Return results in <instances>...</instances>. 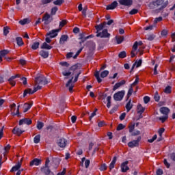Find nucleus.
<instances>
[{
	"mask_svg": "<svg viewBox=\"0 0 175 175\" xmlns=\"http://www.w3.org/2000/svg\"><path fill=\"white\" fill-rule=\"evenodd\" d=\"M163 2H165V0H156L150 2L148 5V7L150 9H156L159 12H161V10H163V9L167 8L169 5L168 1H166L165 3Z\"/></svg>",
	"mask_w": 175,
	"mask_h": 175,
	"instance_id": "nucleus-1",
	"label": "nucleus"
},
{
	"mask_svg": "<svg viewBox=\"0 0 175 175\" xmlns=\"http://www.w3.org/2000/svg\"><path fill=\"white\" fill-rule=\"evenodd\" d=\"M36 84H38L40 85H46L49 84V81H47V78L43 75H40L35 79Z\"/></svg>",
	"mask_w": 175,
	"mask_h": 175,
	"instance_id": "nucleus-2",
	"label": "nucleus"
},
{
	"mask_svg": "<svg viewBox=\"0 0 175 175\" xmlns=\"http://www.w3.org/2000/svg\"><path fill=\"white\" fill-rule=\"evenodd\" d=\"M74 77H72L70 79L68 80V81L66 83V87L68 88V91L70 92H73V88L75 87V85H73L74 83H77V80H79V78L77 77H75L74 80Z\"/></svg>",
	"mask_w": 175,
	"mask_h": 175,
	"instance_id": "nucleus-3",
	"label": "nucleus"
},
{
	"mask_svg": "<svg viewBox=\"0 0 175 175\" xmlns=\"http://www.w3.org/2000/svg\"><path fill=\"white\" fill-rule=\"evenodd\" d=\"M49 163H50V159L47 158L45 161V164L40 168L42 173H44L45 175H49L51 173V170L49 167Z\"/></svg>",
	"mask_w": 175,
	"mask_h": 175,
	"instance_id": "nucleus-4",
	"label": "nucleus"
},
{
	"mask_svg": "<svg viewBox=\"0 0 175 175\" xmlns=\"http://www.w3.org/2000/svg\"><path fill=\"white\" fill-rule=\"evenodd\" d=\"M53 20L54 18H53V16L50 14L46 12L43 15L42 21H44V25H49V24H50V23H51Z\"/></svg>",
	"mask_w": 175,
	"mask_h": 175,
	"instance_id": "nucleus-5",
	"label": "nucleus"
},
{
	"mask_svg": "<svg viewBox=\"0 0 175 175\" xmlns=\"http://www.w3.org/2000/svg\"><path fill=\"white\" fill-rule=\"evenodd\" d=\"M96 38H101V39H109L111 36L110 33H109L107 29H105L102 32H99L96 35Z\"/></svg>",
	"mask_w": 175,
	"mask_h": 175,
	"instance_id": "nucleus-6",
	"label": "nucleus"
},
{
	"mask_svg": "<svg viewBox=\"0 0 175 175\" xmlns=\"http://www.w3.org/2000/svg\"><path fill=\"white\" fill-rule=\"evenodd\" d=\"M125 96V90H121L114 94L113 99L116 102L121 101L122 99H124V96Z\"/></svg>",
	"mask_w": 175,
	"mask_h": 175,
	"instance_id": "nucleus-7",
	"label": "nucleus"
},
{
	"mask_svg": "<svg viewBox=\"0 0 175 175\" xmlns=\"http://www.w3.org/2000/svg\"><path fill=\"white\" fill-rule=\"evenodd\" d=\"M142 140V136L137 137L136 140L131 141L128 143V146L130 147V148H135V147H139V143H140V141Z\"/></svg>",
	"mask_w": 175,
	"mask_h": 175,
	"instance_id": "nucleus-8",
	"label": "nucleus"
},
{
	"mask_svg": "<svg viewBox=\"0 0 175 175\" xmlns=\"http://www.w3.org/2000/svg\"><path fill=\"white\" fill-rule=\"evenodd\" d=\"M66 143H68V141L65 138H59L57 142V144L60 148H65Z\"/></svg>",
	"mask_w": 175,
	"mask_h": 175,
	"instance_id": "nucleus-9",
	"label": "nucleus"
},
{
	"mask_svg": "<svg viewBox=\"0 0 175 175\" xmlns=\"http://www.w3.org/2000/svg\"><path fill=\"white\" fill-rule=\"evenodd\" d=\"M59 31H61L59 29H53L46 33V36H50L51 39L56 38V36H58V32Z\"/></svg>",
	"mask_w": 175,
	"mask_h": 175,
	"instance_id": "nucleus-10",
	"label": "nucleus"
},
{
	"mask_svg": "<svg viewBox=\"0 0 175 175\" xmlns=\"http://www.w3.org/2000/svg\"><path fill=\"white\" fill-rule=\"evenodd\" d=\"M129 163V161H126L121 163L120 168L122 173H126L127 170H129V167L128 166V164Z\"/></svg>",
	"mask_w": 175,
	"mask_h": 175,
	"instance_id": "nucleus-11",
	"label": "nucleus"
},
{
	"mask_svg": "<svg viewBox=\"0 0 175 175\" xmlns=\"http://www.w3.org/2000/svg\"><path fill=\"white\" fill-rule=\"evenodd\" d=\"M118 2L120 5H122L123 6H132L133 3V1L132 0H119Z\"/></svg>",
	"mask_w": 175,
	"mask_h": 175,
	"instance_id": "nucleus-12",
	"label": "nucleus"
},
{
	"mask_svg": "<svg viewBox=\"0 0 175 175\" xmlns=\"http://www.w3.org/2000/svg\"><path fill=\"white\" fill-rule=\"evenodd\" d=\"M106 27V21L103 22L100 25H97L95 26L96 33H99L100 31H103V28Z\"/></svg>",
	"mask_w": 175,
	"mask_h": 175,
	"instance_id": "nucleus-13",
	"label": "nucleus"
},
{
	"mask_svg": "<svg viewBox=\"0 0 175 175\" xmlns=\"http://www.w3.org/2000/svg\"><path fill=\"white\" fill-rule=\"evenodd\" d=\"M42 165V159L35 158L30 162V166H39Z\"/></svg>",
	"mask_w": 175,
	"mask_h": 175,
	"instance_id": "nucleus-14",
	"label": "nucleus"
},
{
	"mask_svg": "<svg viewBox=\"0 0 175 175\" xmlns=\"http://www.w3.org/2000/svg\"><path fill=\"white\" fill-rule=\"evenodd\" d=\"M20 77V75L16 74L14 76H12L9 79L8 81L10 83V84L12 86L14 87V85H16V82L14 81V79H18Z\"/></svg>",
	"mask_w": 175,
	"mask_h": 175,
	"instance_id": "nucleus-15",
	"label": "nucleus"
},
{
	"mask_svg": "<svg viewBox=\"0 0 175 175\" xmlns=\"http://www.w3.org/2000/svg\"><path fill=\"white\" fill-rule=\"evenodd\" d=\"M24 132L25 131L20 129V128L17 126H15L12 130V133H14V135H17V136H21Z\"/></svg>",
	"mask_w": 175,
	"mask_h": 175,
	"instance_id": "nucleus-16",
	"label": "nucleus"
},
{
	"mask_svg": "<svg viewBox=\"0 0 175 175\" xmlns=\"http://www.w3.org/2000/svg\"><path fill=\"white\" fill-rule=\"evenodd\" d=\"M117 6H118V3L115 1L113 2H112L111 4L107 5V10H114V9H116L117 8Z\"/></svg>",
	"mask_w": 175,
	"mask_h": 175,
	"instance_id": "nucleus-17",
	"label": "nucleus"
},
{
	"mask_svg": "<svg viewBox=\"0 0 175 175\" xmlns=\"http://www.w3.org/2000/svg\"><path fill=\"white\" fill-rule=\"evenodd\" d=\"M23 124H26V125H31L32 124V120L29 118H23L19 120V125H23Z\"/></svg>",
	"mask_w": 175,
	"mask_h": 175,
	"instance_id": "nucleus-18",
	"label": "nucleus"
},
{
	"mask_svg": "<svg viewBox=\"0 0 175 175\" xmlns=\"http://www.w3.org/2000/svg\"><path fill=\"white\" fill-rule=\"evenodd\" d=\"M160 113L163 114V116H169L170 109L167 108V107H162L160 108Z\"/></svg>",
	"mask_w": 175,
	"mask_h": 175,
	"instance_id": "nucleus-19",
	"label": "nucleus"
},
{
	"mask_svg": "<svg viewBox=\"0 0 175 175\" xmlns=\"http://www.w3.org/2000/svg\"><path fill=\"white\" fill-rule=\"evenodd\" d=\"M33 105V103H25L23 105V109H24L23 113H27L28 110H30Z\"/></svg>",
	"mask_w": 175,
	"mask_h": 175,
	"instance_id": "nucleus-20",
	"label": "nucleus"
},
{
	"mask_svg": "<svg viewBox=\"0 0 175 175\" xmlns=\"http://www.w3.org/2000/svg\"><path fill=\"white\" fill-rule=\"evenodd\" d=\"M35 94V90H32V89L31 88H28L24 90L23 92V98H25V96H27V95H32Z\"/></svg>",
	"mask_w": 175,
	"mask_h": 175,
	"instance_id": "nucleus-21",
	"label": "nucleus"
},
{
	"mask_svg": "<svg viewBox=\"0 0 175 175\" xmlns=\"http://www.w3.org/2000/svg\"><path fill=\"white\" fill-rule=\"evenodd\" d=\"M125 107H126V110L127 113H129V111H131V110H132V108L133 107V104H132V100L131 99H130L128 101Z\"/></svg>",
	"mask_w": 175,
	"mask_h": 175,
	"instance_id": "nucleus-22",
	"label": "nucleus"
},
{
	"mask_svg": "<svg viewBox=\"0 0 175 175\" xmlns=\"http://www.w3.org/2000/svg\"><path fill=\"white\" fill-rule=\"evenodd\" d=\"M7 54H9V50L4 49L2 51H0V63L2 62L3 57L7 55Z\"/></svg>",
	"mask_w": 175,
	"mask_h": 175,
	"instance_id": "nucleus-23",
	"label": "nucleus"
},
{
	"mask_svg": "<svg viewBox=\"0 0 175 175\" xmlns=\"http://www.w3.org/2000/svg\"><path fill=\"white\" fill-rule=\"evenodd\" d=\"M39 54L44 59L49 58V53L47 51L42 50L39 52Z\"/></svg>",
	"mask_w": 175,
	"mask_h": 175,
	"instance_id": "nucleus-24",
	"label": "nucleus"
},
{
	"mask_svg": "<svg viewBox=\"0 0 175 175\" xmlns=\"http://www.w3.org/2000/svg\"><path fill=\"white\" fill-rule=\"evenodd\" d=\"M68 39H69V36H68V35H62L59 39L60 44H64L65 42L68 41Z\"/></svg>",
	"mask_w": 175,
	"mask_h": 175,
	"instance_id": "nucleus-25",
	"label": "nucleus"
},
{
	"mask_svg": "<svg viewBox=\"0 0 175 175\" xmlns=\"http://www.w3.org/2000/svg\"><path fill=\"white\" fill-rule=\"evenodd\" d=\"M146 108L143 107L141 104L138 105L137 107V114H143L144 113Z\"/></svg>",
	"mask_w": 175,
	"mask_h": 175,
	"instance_id": "nucleus-26",
	"label": "nucleus"
},
{
	"mask_svg": "<svg viewBox=\"0 0 175 175\" xmlns=\"http://www.w3.org/2000/svg\"><path fill=\"white\" fill-rule=\"evenodd\" d=\"M42 50H51L53 46L47 44V42H43L40 47Z\"/></svg>",
	"mask_w": 175,
	"mask_h": 175,
	"instance_id": "nucleus-27",
	"label": "nucleus"
},
{
	"mask_svg": "<svg viewBox=\"0 0 175 175\" xmlns=\"http://www.w3.org/2000/svg\"><path fill=\"white\" fill-rule=\"evenodd\" d=\"M116 162H117V157H114L113 158L112 161L111 162V163L109 164V170H112V169H114V165H116Z\"/></svg>",
	"mask_w": 175,
	"mask_h": 175,
	"instance_id": "nucleus-28",
	"label": "nucleus"
},
{
	"mask_svg": "<svg viewBox=\"0 0 175 175\" xmlns=\"http://www.w3.org/2000/svg\"><path fill=\"white\" fill-rule=\"evenodd\" d=\"M20 167H21V163H18L16 165L12 167L10 172H17Z\"/></svg>",
	"mask_w": 175,
	"mask_h": 175,
	"instance_id": "nucleus-29",
	"label": "nucleus"
},
{
	"mask_svg": "<svg viewBox=\"0 0 175 175\" xmlns=\"http://www.w3.org/2000/svg\"><path fill=\"white\" fill-rule=\"evenodd\" d=\"M115 39L116 40L117 44H121V43H122V42H124V38L122 36H116Z\"/></svg>",
	"mask_w": 175,
	"mask_h": 175,
	"instance_id": "nucleus-30",
	"label": "nucleus"
},
{
	"mask_svg": "<svg viewBox=\"0 0 175 175\" xmlns=\"http://www.w3.org/2000/svg\"><path fill=\"white\" fill-rule=\"evenodd\" d=\"M132 94H133V88L132 86H131L127 92L126 100H128L129 99V98H131V96H132Z\"/></svg>",
	"mask_w": 175,
	"mask_h": 175,
	"instance_id": "nucleus-31",
	"label": "nucleus"
},
{
	"mask_svg": "<svg viewBox=\"0 0 175 175\" xmlns=\"http://www.w3.org/2000/svg\"><path fill=\"white\" fill-rule=\"evenodd\" d=\"M40 44V43H39V42H34L31 44V49L32 50H38L39 49Z\"/></svg>",
	"mask_w": 175,
	"mask_h": 175,
	"instance_id": "nucleus-32",
	"label": "nucleus"
},
{
	"mask_svg": "<svg viewBox=\"0 0 175 175\" xmlns=\"http://www.w3.org/2000/svg\"><path fill=\"white\" fill-rule=\"evenodd\" d=\"M57 12H58V7L55 6L53 8H51V16H55V14H57Z\"/></svg>",
	"mask_w": 175,
	"mask_h": 175,
	"instance_id": "nucleus-33",
	"label": "nucleus"
},
{
	"mask_svg": "<svg viewBox=\"0 0 175 175\" xmlns=\"http://www.w3.org/2000/svg\"><path fill=\"white\" fill-rule=\"evenodd\" d=\"M33 143H35V144L40 143V134H38L34 137Z\"/></svg>",
	"mask_w": 175,
	"mask_h": 175,
	"instance_id": "nucleus-34",
	"label": "nucleus"
},
{
	"mask_svg": "<svg viewBox=\"0 0 175 175\" xmlns=\"http://www.w3.org/2000/svg\"><path fill=\"white\" fill-rule=\"evenodd\" d=\"M16 39L18 46H23L24 44V42H23V38L21 37H17Z\"/></svg>",
	"mask_w": 175,
	"mask_h": 175,
	"instance_id": "nucleus-35",
	"label": "nucleus"
},
{
	"mask_svg": "<svg viewBox=\"0 0 175 175\" xmlns=\"http://www.w3.org/2000/svg\"><path fill=\"white\" fill-rule=\"evenodd\" d=\"M108 75H109V70H104L100 73V77H102V79H105V77H107Z\"/></svg>",
	"mask_w": 175,
	"mask_h": 175,
	"instance_id": "nucleus-36",
	"label": "nucleus"
},
{
	"mask_svg": "<svg viewBox=\"0 0 175 175\" xmlns=\"http://www.w3.org/2000/svg\"><path fill=\"white\" fill-rule=\"evenodd\" d=\"M94 76H95L98 83H102V79H100V77L99 76V71H96Z\"/></svg>",
	"mask_w": 175,
	"mask_h": 175,
	"instance_id": "nucleus-37",
	"label": "nucleus"
},
{
	"mask_svg": "<svg viewBox=\"0 0 175 175\" xmlns=\"http://www.w3.org/2000/svg\"><path fill=\"white\" fill-rule=\"evenodd\" d=\"M64 2H65V0H56L53 1V3L56 5V6H61Z\"/></svg>",
	"mask_w": 175,
	"mask_h": 175,
	"instance_id": "nucleus-38",
	"label": "nucleus"
},
{
	"mask_svg": "<svg viewBox=\"0 0 175 175\" xmlns=\"http://www.w3.org/2000/svg\"><path fill=\"white\" fill-rule=\"evenodd\" d=\"M164 92L165 94H172V87L170 85L165 87Z\"/></svg>",
	"mask_w": 175,
	"mask_h": 175,
	"instance_id": "nucleus-39",
	"label": "nucleus"
},
{
	"mask_svg": "<svg viewBox=\"0 0 175 175\" xmlns=\"http://www.w3.org/2000/svg\"><path fill=\"white\" fill-rule=\"evenodd\" d=\"M167 118H169V116H161L159 118V121H161L162 124H163V122H165Z\"/></svg>",
	"mask_w": 175,
	"mask_h": 175,
	"instance_id": "nucleus-40",
	"label": "nucleus"
},
{
	"mask_svg": "<svg viewBox=\"0 0 175 175\" xmlns=\"http://www.w3.org/2000/svg\"><path fill=\"white\" fill-rule=\"evenodd\" d=\"M99 170L100 172H105V170H107V165L106 163H103L100 165Z\"/></svg>",
	"mask_w": 175,
	"mask_h": 175,
	"instance_id": "nucleus-41",
	"label": "nucleus"
},
{
	"mask_svg": "<svg viewBox=\"0 0 175 175\" xmlns=\"http://www.w3.org/2000/svg\"><path fill=\"white\" fill-rule=\"evenodd\" d=\"M36 126H37V129L40 131V129H42L43 128V126H44V123H43L42 122H38Z\"/></svg>",
	"mask_w": 175,
	"mask_h": 175,
	"instance_id": "nucleus-42",
	"label": "nucleus"
},
{
	"mask_svg": "<svg viewBox=\"0 0 175 175\" xmlns=\"http://www.w3.org/2000/svg\"><path fill=\"white\" fill-rule=\"evenodd\" d=\"M155 25L153 24L152 25H149L148 27H144L145 31H152L154 28H155Z\"/></svg>",
	"mask_w": 175,
	"mask_h": 175,
	"instance_id": "nucleus-43",
	"label": "nucleus"
},
{
	"mask_svg": "<svg viewBox=\"0 0 175 175\" xmlns=\"http://www.w3.org/2000/svg\"><path fill=\"white\" fill-rule=\"evenodd\" d=\"M10 144H8L4 148L5 152H3V157H6V154L10 150Z\"/></svg>",
	"mask_w": 175,
	"mask_h": 175,
	"instance_id": "nucleus-44",
	"label": "nucleus"
},
{
	"mask_svg": "<svg viewBox=\"0 0 175 175\" xmlns=\"http://www.w3.org/2000/svg\"><path fill=\"white\" fill-rule=\"evenodd\" d=\"M118 57H119V58H125V57H126V52H125V51H123L120 52L118 54Z\"/></svg>",
	"mask_w": 175,
	"mask_h": 175,
	"instance_id": "nucleus-45",
	"label": "nucleus"
},
{
	"mask_svg": "<svg viewBox=\"0 0 175 175\" xmlns=\"http://www.w3.org/2000/svg\"><path fill=\"white\" fill-rule=\"evenodd\" d=\"M137 13H139V10L136 8H134L129 12V14H131V16H133V14H137Z\"/></svg>",
	"mask_w": 175,
	"mask_h": 175,
	"instance_id": "nucleus-46",
	"label": "nucleus"
},
{
	"mask_svg": "<svg viewBox=\"0 0 175 175\" xmlns=\"http://www.w3.org/2000/svg\"><path fill=\"white\" fill-rule=\"evenodd\" d=\"M162 19H163L162 16H159V17L154 18V25L157 27V23L162 21Z\"/></svg>",
	"mask_w": 175,
	"mask_h": 175,
	"instance_id": "nucleus-47",
	"label": "nucleus"
},
{
	"mask_svg": "<svg viewBox=\"0 0 175 175\" xmlns=\"http://www.w3.org/2000/svg\"><path fill=\"white\" fill-rule=\"evenodd\" d=\"M154 99L155 102H158L161 99V96H159V94H158V92H155Z\"/></svg>",
	"mask_w": 175,
	"mask_h": 175,
	"instance_id": "nucleus-48",
	"label": "nucleus"
},
{
	"mask_svg": "<svg viewBox=\"0 0 175 175\" xmlns=\"http://www.w3.org/2000/svg\"><path fill=\"white\" fill-rule=\"evenodd\" d=\"M53 0H41V5H47L48 3H51Z\"/></svg>",
	"mask_w": 175,
	"mask_h": 175,
	"instance_id": "nucleus-49",
	"label": "nucleus"
},
{
	"mask_svg": "<svg viewBox=\"0 0 175 175\" xmlns=\"http://www.w3.org/2000/svg\"><path fill=\"white\" fill-rule=\"evenodd\" d=\"M117 110H118V105H115L109 111L110 114H113V113H116V111H117Z\"/></svg>",
	"mask_w": 175,
	"mask_h": 175,
	"instance_id": "nucleus-50",
	"label": "nucleus"
},
{
	"mask_svg": "<svg viewBox=\"0 0 175 175\" xmlns=\"http://www.w3.org/2000/svg\"><path fill=\"white\" fill-rule=\"evenodd\" d=\"M135 131V124L129 126V132L132 133Z\"/></svg>",
	"mask_w": 175,
	"mask_h": 175,
	"instance_id": "nucleus-51",
	"label": "nucleus"
},
{
	"mask_svg": "<svg viewBox=\"0 0 175 175\" xmlns=\"http://www.w3.org/2000/svg\"><path fill=\"white\" fill-rule=\"evenodd\" d=\"M157 137H158V135H154L151 139H148V143H154L157 140Z\"/></svg>",
	"mask_w": 175,
	"mask_h": 175,
	"instance_id": "nucleus-52",
	"label": "nucleus"
},
{
	"mask_svg": "<svg viewBox=\"0 0 175 175\" xmlns=\"http://www.w3.org/2000/svg\"><path fill=\"white\" fill-rule=\"evenodd\" d=\"M28 23V18H24L23 20H21L19 21V24H21V25H25V24H27Z\"/></svg>",
	"mask_w": 175,
	"mask_h": 175,
	"instance_id": "nucleus-53",
	"label": "nucleus"
},
{
	"mask_svg": "<svg viewBox=\"0 0 175 175\" xmlns=\"http://www.w3.org/2000/svg\"><path fill=\"white\" fill-rule=\"evenodd\" d=\"M142 62H143V61L142 60V59H139V61H136L135 62L136 68H139V67L142 66Z\"/></svg>",
	"mask_w": 175,
	"mask_h": 175,
	"instance_id": "nucleus-54",
	"label": "nucleus"
},
{
	"mask_svg": "<svg viewBox=\"0 0 175 175\" xmlns=\"http://www.w3.org/2000/svg\"><path fill=\"white\" fill-rule=\"evenodd\" d=\"M137 84H139V77L138 76L136 77L135 81L131 84V87H132V86L135 87V85H137Z\"/></svg>",
	"mask_w": 175,
	"mask_h": 175,
	"instance_id": "nucleus-55",
	"label": "nucleus"
},
{
	"mask_svg": "<svg viewBox=\"0 0 175 175\" xmlns=\"http://www.w3.org/2000/svg\"><path fill=\"white\" fill-rule=\"evenodd\" d=\"M8 33H9V27H3V35H4V36H8Z\"/></svg>",
	"mask_w": 175,
	"mask_h": 175,
	"instance_id": "nucleus-56",
	"label": "nucleus"
},
{
	"mask_svg": "<svg viewBox=\"0 0 175 175\" xmlns=\"http://www.w3.org/2000/svg\"><path fill=\"white\" fill-rule=\"evenodd\" d=\"M125 128V125L122 124H119L117 127V131H122Z\"/></svg>",
	"mask_w": 175,
	"mask_h": 175,
	"instance_id": "nucleus-57",
	"label": "nucleus"
},
{
	"mask_svg": "<svg viewBox=\"0 0 175 175\" xmlns=\"http://www.w3.org/2000/svg\"><path fill=\"white\" fill-rule=\"evenodd\" d=\"M147 39L150 42H152V40H154V39H155V36H154V34H150V35L148 36Z\"/></svg>",
	"mask_w": 175,
	"mask_h": 175,
	"instance_id": "nucleus-58",
	"label": "nucleus"
},
{
	"mask_svg": "<svg viewBox=\"0 0 175 175\" xmlns=\"http://www.w3.org/2000/svg\"><path fill=\"white\" fill-rule=\"evenodd\" d=\"M144 102L145 105H147V103H148V102H150V96H145L144 97Z\"/></svg>",
	"mask_w": 175,
	"mask_h": 175,
	"instance_id": "nucleus-59",
	"label": "nucleus"
},
{
	"mask_svg": "<svg viewBox=\"0 0 175 175\" xmlns=\"http://www.w3.org/2000/svg\"><path fill=\"white\" fill-rule=\"evenodd\" d=\"M120 87H121V84H120L119 83H116L113 88V91H116V90H118Z\"/></svg>",
	"mask_w": 175,
	"mask_h": 175,
	"instance_id": "nucleus-60",
	"label": "nucleus"
},
{
	"mask_svg": "<svg viewBox=\"0 0 175 175\" xmlns=\"http://www.w3.org/2000/svg\"><path fill=\"white\" fill-rule=\"evenodd\" d=\"M79 39L87 40V36H85V33H79Z\"/></svg>",
	"mask_w": 175,
	"mask_h": 175,
	"instance_id": "nucleus-61",
	"label": "nucleus"
},
{
	"mask_svg": "<svg viewBox=\"0 0 175 175\" xmlns=\"http://www.w3.org/2000/svg\"><path fill=\"white\" fill-rule=\"evenodd\" d=\"M165 132V128H160L158 133L160 136V137H162V134Z\"/></svg>",
	"mask_w": 175,
	"mask_h": 175,
	"instance_id": "nucleus-62",
	"label": "nucleus"
},
{
	"mask_svg": "<svg viewBox=\"0 0 175 175\" xmlns=\"http://www.w3.org/2000/svg\"><path fill=\"white\" fill-rule=\"evenodd\" d=\"M157 175H162L163 174V170L161 168H159L156 172Z\"/></svg>",
	"mask_w": 175,
	"mask_h": 175,
	"instance_id": "nucleus-63",
	"label": "nucleus"
},
{
	"mask_svg": "<svg viewBox=\"0 0 175 175\" xmlns=\"http://www.w3.org/2000/svg\"><path fill=\"white\" fill-rule=\"evenodd\" d=\"M170 159L175 162V152H172L170 154Z\"/></svg>",
	"mask_w": 175,
	"mask_h": 175,
	"instance_id": "nucleus-64",
	"label": "nucleus"
}]
</instances>
